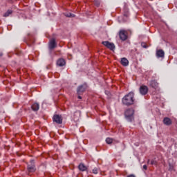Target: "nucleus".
<instances>
[{"label":"nucleus","instance_id":"dca6fc26","mask_svg":"<svg viewBox=\"0 0 177 177\" xmlns=\"http://www.w3.org/2000/svg\"><path fill=\"white\" fill-rule=\"evenodd\" d=\"M78 169H79L80 171H81L82 172H84V171L88 170V167H87L86 166H85V165H84V163H80V164L78 165Z\"/></svg>","mask_w":177,"mask_h":177},{"label":"nucleus","instance_id":"cd10ccee","mask_svg":"<svg viewBox=\"0 0 177 177\" xmlns=\"http://www.w3.org/2000/svg\"><path fill=\"white\" fill-rule=\"evenodd\" d=\"M77 98H78V99H82V97H81V95H78Z\"/></svg>","mask_w":177,"mask_h":177},{"label":"nucleus","instance_id":"f03ea898","mask_svg":"<svg viewBox=\"0 0 177 177\" xmlns=\"http://www.w3.org/2000/svg\"><path fill=\"white\" fill-rule=\"evenodd\" d=\"M124 118L128 122L135 121V109L129 108L124 111Z\"/></svg>","mask_w":177,"mask_h":177},{"label":"nucleus","instance_id":"f8f14e48","mask_svg":"<svg viewBox=\"0 0 177 177\" xmlns=\"http://www.w3.org/2000/svg\"><path fill=\"white\" fill-rule=\"evenodd\" d=\"M120 64H122V66L124 67H127V66L129 65V61H128V59L126 57H123L121 59Z\"/></svg>","mask_w":177,"mask_h":177},{"label":"nucleus","instance_id":"4be33fe9","mask_svg":"<svg viewBox=\"0 0 177 177\" xmlns=\"http://www.w3.org/2000/svg\"><path fill=\"white\" fill-rule=\"evenodd\" d=\"M106 142L107 145H111V143H113V138H107Z\"/></svg>","mask_w":177,"mask_h":177},{"label":"nucleus","instance_id":"ddd939ff","mask_svg":"<svg viewBox=\"0 0 177 177\" xmlns=\"http://www.w3.org/2000/svg\"><path fill=\"white\" fill-rule=\"evenodd\" d=\"M163 124L169 127V125H172V120L168 117L164 118Z\"/></svg>","mask_w":177,"mask_h":177},{"label":"nucleus","instance_id":"393cba45","mask_svg":"<svg viewBox=\"0 0 177 177\" xmlns=\"http://www.w3.org/2000/svg\"><path fill=\"white\" fill-rule=\"evenodd\" d=\"M151 165H157V161L155 160H151Z\"/></svg>","mask_w":177,"mask_h":177},{"label":"nucleus","instance_id":"2eb2a0df","mask_svg":"<svg viewBox=\"0 0 177 177\" xmlns=\"http://www.w3.org/2000/svg\"><path fill=\"white\" fill-rule=\"evenodd\" d=\"M156 56L158 58H160V57H164V56H165V53H164V50H158L156 51Z\"/></svg>","mask_w":177,"mask_h":177},{"label":"nucleus","instance_id":"0eeeda50","mask_svg":"<svg viewBox=\"0 0 177 177\" xmlns=\"http://www.w3.org/2000/svg\"><path fill=\"white\" fill-rule=\"evenodd\" d=\"M139 91L140 95L145 96V95H147V93H149V87H147V86L145 85H142L140 86Z\"/></svg>","mask_w":177,"mask_h":177},{"label":"nucleus","instance_id":"7ed1b4c3","mask_svg":"<svg viewBox=\"0 0 177 177\" xmlns=\"http://www.w3.org/2000/svg\"><path fill=\"white\" fill-rule=\"evenodd\" d=\"M24 42L29 46H31L32 44H35V37L31 33H28L27 37L24 39Z\"/></svg>","mask_w":177,"mask_h":177},{"label":"nucleus","instance_id":"423d86ee","mask_svg":"<svg viewBox=\"0 0 177 177\" xmlns=\"http://www.w3.org/2000/svg\"><path fill=\"white\" fill-rule=\"evenodd\" d=\"M102 44L104 45V46H106L108 49H110V50H112V52H114L115 50V45H114V43H111L109 41H102Z\"/></svg>","mask_w":177,"mask_h":177},{"label":"nucleus","instance_id":"a878e982","mask_svg":"<svg viewBox=\"0 0 177 177\" xmlns=\"http://www.w3.org/2000/svg\"><path fill=\"white\" fill-rule=\"evenodd\" d=\"M143 169L145 171H147V165H143Z\"/></svg>","mask_w":177,"mask_h":177},{"label":"nucleus","instance_id":"6ab92c4d","mask_svg":"<svg viewBox=\"0 0 177 177\" xmlns=\"http://www.w3.org/2000/svg\"><path fill=\"white\" fill-rule=\"evenodd\" d=\"M12 13H13V10H8L7 12L3 15V17H9V15H12Z\"/></svg>","mask_w":177,"mask_h":177},{"label":"nucleus","instance_id":"bb28decb","mask_svg":"<svg viewBox=\"0 0 177 177\" xmlns=\"http://www.w3.org/2000/svg\"><path fill=\"white\" fill-rule=\"evenodd\" d=\"M127 177H136V176H135V175H133V174H130Z\"/></svg>","mask_w":177,"mask_h":177},{"label":"nucleus","instance_id":"39448f33","mask_svg":"<svg viewBox=\"0 0 177 177\" xmlns=\"http://www.w3.org/2000/svg\"><path fill=\"white\" fill-rule=\"evenodd\" d=\"M88 84L84 83L83 84L80 85L77 88V95H83L84 92L88 89Z\"/></svg>","mask_w":177,"mask_h":177},{"label":"nucleus","instance_id":"f3484780","mask_svg":"<svg viewBox=\"0 0 177 177\" xmlns=\"http://www.w3.org/2000/svg\"><path fill=\"white\" fill-rule=\"evenodd\" d=\"M31 109L33 111H38L39 110V104L34 103L32 104Z\"/></svg>","mask_w":177,"mask_h":177},{"label":"nucleus","instance_id":"c756f323","mask_svg":"<svg viewBox=\"0 0 177 177\" xmlns=\"http://www.w3.org/2000/svg\"><path fill=\"white\" fill-rule=\"evenodd\" d=\"M3 55V54L2 53H0V56H2Z\"/></svg>","mask_w":177,"mask_h":177},{"label":"nucleus","instance_id":"a211bd4d","mask_svg":"<svg viewBox=\"0 0 177 177\" xmlns=\"http://www.w3.org/2000/svg\"><path fill=\"white\" fill-rule=\"evenodd\" d=\"M123 15L124 16V17H129V10H128V8H124Z\"/></svg>","mask_w":177,"mask_h":177},{"label":"nucleus","instance_id":"20e7f679","mask_svg":"<svg viewBox=\"0 0 177 177\" xmlns=\"http://www.w3.org/2000/svg\"><path fill=\"white\" fill-rule=\"evenodd\" d=\"M37 171V167H35V162L34 160L30 161V164L27 165V171L28 174H34Z\"/></svg>","mask_w":177,"mask_h":177},{"label":"nucleus","instance_id":"412c9836","mask_svg":"<svg viewBox=\"0 0 177 177\" xmlns=\"http://www.w3.org/2000/svg\"><path fill=\"white\" fill-rule=\"evenodd\" d=\"M65 16L66 17H75V15L71 13V12H68L65 14Z\"/></svg>","mask_w":177,"mask_h":177},{"label":"nucleus","instance_id":"1a4fd4ad","mask_svg":"<svg viewBox=\"0 0 177 177\" xmlns=\"http://www.w3.org/2000/svg\"><path fill=\"white\" fill-rule=\"evenodd\" d=\"M56 46H57V44H56V39L55 38L51 39L48 44L49 49L52 50V49H55Z\"/></svg>","mask_w":177,"mask_h":177},{"label":"nucleus","instance_id":"f257e3e1","mask_svg":"<svg viewBox=\"0 0 177 177\" xmlns=\"http://www.w3.org/2000/svg\"><path fill=\"white\" fill-rule=\"evenodd\" d=\"M122 103L124 106H132L135 103V93L133 92H130L127 94L122 99Z\"/></svg>","mask_w":177,"mask_h":177},{"label":"nucleus","instance_id":"c85d7f7f","mask_svg":"<svg viewBox=\"0 0 177 177\" xmlns=\"http://www.w3.org/2000/svg\"><path fill=\"white\" fill-rule=\"evenodd\" d=\"M16 55H17L18 56H20V53H16Z\"/></svg>","mask_w":177,"mask_h":177},{"label":"nucleus","instance_id":"6e6552de","mask_svg":"<svg viewBox=\"0 0 177 177\" xmlns=\"http://www.w3.org/2000/svg\"><path fill=\"white\" fill-rule=\"evenodd\" d=\"M119 37L122 41H127V39H128V35L125 30H120L119 32Z\"/></svg>","mask_w":177,"mask_h":177},{"label":"nucleus","instance_id":"b1692460","mask_svg":"<svg viewBox=\"0 0 177 177\" xmlns=\"http://www.w3.org/2000/svg\"><path fill=\"white\" fill-rule=\"evenodd\" d=\"M98 172H99V169H97V167H95L93 169V174H95L96 175L97 174H98Z\"/></svg>","mask_w":177,"mask_h":177},{"label":"nucleus","instance_id":"9d476101","mask_svg":"<svg viewBox=\"0 0 177 177\" xmlns=\"http://www.w3.org/2000/svg\"><path fill=\"white\" fill-rule=\"evenodd\" d=\"M53 120L57 124H62L63 122V119L62 118V116L60 115H54Z\"/></svg>","mask_w":177,"mask_h":177},{"label":"nucleus","instance_id":"5701e85b","mask_svg":"<svg viewBox=\"0 0 177 177\" xmlns=\"http://www.w3.org/2000/svg\"><path fill=\"white\" fill-rule=\"evenodd\" d=\"M141 46H142V48H144L145 49H147V48H149V46H147V44H146V42H142Z\"/></svg>","mask_w":177,"mask_h":177},{"label":"nucleus","instance_id":"4468645a","mask_svg":"<svg viewBox=\"0 0 177 177\" xmlns=\"http://www.w3.org/2000/svg\"><path fill=\"white\" fill-rule=\"evenodd\" d=\"M57 64L59 67H63V66H66V60H64L63 58H60L57 61Z\"/></svg>","mask_w":177,"mask_h":177},{"label":"nucleus","instance_id":"9b49d317","mask_svg":"<svg viewBox=\"0 0 177 177\" xmlns=\"http://www.w3.org/2000/svg\"><path fill=\"white\" fill-rule=\"evenodd\" d=\"M149 86L153 89H157L158 88V82H157V80H151L149 82Z\"/></svg>","mask_w":177,"mask_h":177},{"label":"nucleus","instance_id":"aec40b11","mask_svg":"<svg viewBox=\"0 0 177 177\" xmlns=\"http://www.w3.org/2000/svg\"><path fill=\"white\" fill-rule=\"evenodd\" d=\"M93 3L95 6L99 8V6H100V0H94Z\"/></svg>","mask_w":177,"mask_h":177},{"label":"nucleus","instance_id":"7c9ffc66","mask_svg":"<svg viewBox=\"0 0 177 177\" xmlns=\"http://www.w3.org/2000/svg\"><path fill=\"white\" fill-rule=\"evenodd\" d=\"M150 162V160H148V163Z\"/></svg>","mask_w":177,"mask_h":177}]
</instances>
